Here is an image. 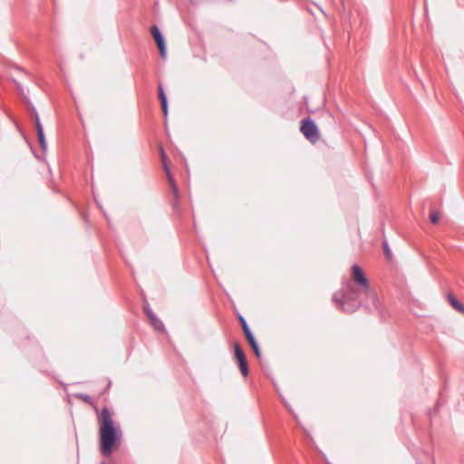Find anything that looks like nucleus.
<instances>
[{
    "label": "nucleus",
    "instance_id": "nucleus-1",
    "mask_svg": "<svg viewBox=\"0 0 464 464\" xmlns=\"http://www.w3.org/2000/svg\"><path fill=\"white\" fill-rule=\"evenodd\" d=\"M351 277L354 285L352 283H347L342 292L334 295V301L339 304L343 311L353 313L362 305L360 295H363L371 300L374 309H379L380 301L371 289L369 280L358 265L352 266Z\"/></svg>",
    "mask_w": 464,
    "mask_h": 464
},
{
    "label": "nucleus",
    "instance_id": "nucleus-2",
    "mask_svg": "<svg viewBox=\"0 0 464 464\" xmlns=\"http://www.w3.org/2000/svg\"><path fill=\"white\" fill-rule=\"evenodd\" d=\"M100 425V450L108 457L121 439V430L119 425L115 424L112 419V412L108 408H103L98 415Z\"/></svg>",
    "mask_w": 464,
    "mask_h": 464
},
{
    "label": "nucleus",
    "instance_id": "nucleus-3",
    "mask_svg": "<svg viewBox=\"0 0 464 464\" xmlns=\"http://www.w3.org/2000/svg\"><path fill=\"white\" fill-rule=\"evenodd\" d=\"M301 132L311 142H315L319 139L318 129L315 123L309 118L302 121Z\"/></svg>",
    "mask_w": 464,
    "mask_h": 464
},
{
    "label": "nucleus",
    "instance_id": "nucleus-4",
    "mask_svg": "<svg viewBox=\"0 0 464 464\" xmlns=\"http://www.w3.org/2000/svg\"><path fill=\"white\" fill-rule=\"evenodd\" d=\"M238 319L241 324L244 334H245L249 344L251 345L256 356L259 357L260 350H259L258 344H257L253 334L251 333V331L246 324V321L245 320V318L242 315H239Z\"/></svg>",
    "mask_w": 464,
    "mask_h": 464
},
{
    "label": "nucleus",
    "instance_id": "nucleus-5",
    "mask_svg": "<svg viewBox=\"0 0 464 464\" xmlns=\"http://www.w3.org/2000/svg\"><path fill=\"white\" fill-rule=\"evenodd\" d=\"M32 116L34 121V125H35L37 138H38L40 147L43 150V151H45L47 150V142H46L45 136L44 133L43 125L40 121L39 115H38L37 111H35V109L32 110Z\"/></svg>",
    "mask_w": 464,
    "mask_h": 464
},
{
    "label": "nucleus",
    "instance_id": "nucleus-6",
    "mask_svg": "<svg viewBox=\"0 0 464 464\" xmlns=\"http://www.w3.org/2000/svg\"><path fill=\"white\" fill-rule=\"evenodd\" d=\"M150 34L153 36V38L158 45L160 56L163 59L166 58V55H167L166 44H165L164 37L161 34L159 27L157 25H153L150 28Z\"/></svg>",
    "mask_w": 464,
    "mask_h": 464
},
{
    "label": "nucleus",
    "instance_id": "nucleus-7",
    "mask_svg": "<svg viewBox=\"0 0 464 464\" xmlns=\"http://www.w3.org/2000/svg\"><path fill=\"white\" fill-rule=\"evenodd\" d=\"M160 157H161V161H162V164H163V168L166 171V174H167V177H168V179H169V185L171 187V189H172V192L173 194L178 197V188L175 184V181L170 174V171H169V166H168V163H167V155L163 150V148H160Z\"/></svg>",
    "mask_w": 464,
    "mask_h": 464
},
{
    "label": "nucleus",
    "instance_id": "nucleus-8",
    "mask_svg": "<svg viewBox=\"0 0 464 464\" xmlns=\"http://www.w3.org/2000/svg\"><path fill=\"white\" fill-rule=\"evenodd\" d=\"M144 311H145V314H147V316L149 317L150 321V324L151 325L154 327L155 330L159 331V332H164L165 331V327H164V324L163 323L161 322L160 319H159L157 317V315L151 311V309L150 308L149 305H146L144 307Z\"/></svg>",
    "mask_w": 464,
    "mask_h": 464
},
{
    "label": "nucleus",
    "instance_id": "nucleus-9",
    "mask_svg": "<svg viewBox=\"0 0 464 464\" xmlns=\"http://www.w3.org/2000/svg\"><path fill=\"white\" fill-rule=\"evenodd\" d=\"M159 97L161 103V108L165 116L168 114V102L164 90L161 86L159 87Z\"/></svg>",
    "mask_w": 464,
    "mask_h": 464
},
{
    "label": "nucleus",
    "instance_id": "nucleus-10",
    "mask_svg": "<svg viewBox=\"0 0 464 464\" xmlns=\"http://www.w3.org/2000/svg\"><path fill=\"white\" fill-rule=\"evenodd\" d=\"M450 304L459 312L464 314V305L459 302L454 296L449 295Z\"/></svg>",
    "mask_w": 464,
    "mask_h": 464
},
{
    "label": "nucleus",
    "instance_id": "nucleus-11",
    "mask_svg": "<svg viewBox=\"0 0 464 464\" xmlns=\"http://www.w3.org/2000/svg\"><path fill=\"white\" fill-rule=\"evenodd\" d=\"M235 356L237 362L246 360L244 352L237 343L235 345Z\"/></svg>",
    "mask_w": 464,
    "mask_h": 464
},
{
    "label": "nucleus",
    "instance_id": "nucleus-12",
    "mask_svg": "<svg viewBox=\"0 0 464 464\" xmlns=\"http://www.w3.org/2000/svg\"><path fill=\"white\" fill-rule=\"evenodd\" d=\"M238 366L243 376L246 377L248 374V365L246 360L238 362Z\"/></svg>",
    "mask_w": 464,
    "mask_h": 464
},
{
    "label": "nucleus",
    "instance_id": "nucleus-13",
    "mask_svg": "<svg viewBox=\"0 0 464 464\" xmlns=\"http://www.w3.org/2000/svg\"><path fill=\"white\" fill-rule=\"evenodd\" d=\"M383 251H384V254L385 256L389 258V259H392V252L388 246V244L386 241L383 242Z\"/></svg>",
    "mask_w": 464,
    "mask_h": 464
},
{
    "label": "nucleus",
    "instance_id": "nucleus-14",
    "mask_svg": "<svg viewBox=\"0 0 464 464\" xmlns=\"http://www.w3.org/2000/svg\"><path fill=\"white\" fill-rule=\"evenodd\" d=\"M430 221H431L433 224H435V223H437V222H438V220H439V214H438L437 212H432V213L430 214Z\"/></svg>",
    "mask_w": 464,
    "mask_h": 464
},
{
    "label": "nucleus",
    "instance_id": "nucleus-15",
    "mask_svg": "<svg viewBox=\"0 0 464 464\" xmlns=\"http://www.w3.org/2000/svg\"><path fill=\"white\" fill-rule=\"evenodd\" d=\"M81 398H82L83 400H87L88 396H85V395H80Z\"/></svg>",
    "mask_w": 464,
    "mask_h": 464
},
{
    "label": "nucleus",
    "instance_id": "nucleus-16",
    "mask_svg": "<svg viewBox=\"0 0 464 464\" xmlns=\"http://www.w3.org/2000/svg\"><path fill=\"white\" fill-rule=\"evenodd\" d=\"M102 464H106L105 462H102Z\"/></svg>",
    "mask_w": 464,
    "mask_h": 464
}]
</instances>
